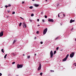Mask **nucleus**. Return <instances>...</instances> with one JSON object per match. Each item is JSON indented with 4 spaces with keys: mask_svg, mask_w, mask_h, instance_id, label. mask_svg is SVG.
<instances>
[{
    "mask_svg": "<svg viewBox=\"0 0 76 76\" xmlns=\"http://www.w3.org/2000/svg\"><path fill=\"white\" fill-rule=\"evenodd\" d=\"M42 73H40V75H41V76H42Z\"/></svg>",
    "mask_w": 76,
    "mask_h": 76,
    "instance_id": "2f4dec72",
    "label": "nucleus"
},
{
    "mask_svg": "<svg viewBox=\"0 0 76 76\" xmlns=\"http://www.w3.org/2000/svg\"><path fill=\"white\" fill-rule=\"evenodd\" d=\"M50 58H53V52L52 50H51L50 51Z\"/></svg>",
    "mask_w": 76,
    "mask_h": 76,
    "instance_id": "7ed1b4c3",
    "label": "nucleus"
},
{
    "mask_svg": "<svg viewBox=\"0 0 76 76\" xmlns=\"http://www.w3.org/2000/svg\"><path fill=\"white\" fill-rule=\"evenodd\" d=\"M37 22H39V19H37Z\"/></svg>",
    "mask_w": 76,
    "mask_h": 76,
    "instance_id": "a19ab883",
    "label": "nucleus"
},
{
    "mask_svg": "<svg viewBox=\"0 0 76 76\" xmlns=\"http://www.w3.org/2000/svg\"><path fill=\"white\" fill-rule=\"evenodd\" d=\"M23 28H26V25H23Z\"/></svg>",
    "mask_w": 76,
    "mask_h": 76,
    "instance_id": "9b49d317",
    "label": "nucleus"
},
{
    "mask_svg": "<svg viewBox=\"0 0 76 76\" xmlns=\"http://www.w3.org/2000/svg\"><path fill=\"white\" fill-rule=\"evenodd\" d=\"M36 38H37V37H35L34 38L35 39H36Z\"/></svg>",
    "mask_w": 76,
    "mask_h": 76,
    "instance_id": "c03bdc74",
    "label": "nucleus"
},
{
    "mask_svg": "<svg viewBox=\"0 0 76 76\" xmlns=\"http://www.w3.org/2000/svg\"><path fill=\"white\" fill-rule=\"evenodd\" d=\"M20 18L21 19H23V18H22L21 17H20Z\"/></svg>",
    "mask_w": 76,
    "mask_h": 76,
    "instance_id": "e433bc0d",
    "label": "nucleus"
},
{
    "mask_svg": "<svg viewBox=\"0 0 76 76\" xmlns=\"http://www.w3.org/2000/svg\"><path fill=\"white\" fill-rule=\"evenodd\" d=\"M3 35V31H1L0 33V37H2Z\"/></svg>",
    "mask_w": 76,
    "mask_h": 76,
    "instance_id": "6e6552de",
    "label": "nucleus"
},
{
    "mask_svg": "<svg viewBox=\"0 0 76 76\" xmlns=\"http://www.w3.org/2000/svg\"><path fill=\"white\" fill-rule=\"evenodd\" d=\"M43 13V12H42L41 13V15H42Z\"/></svg>",
    "mask_w": 76,
    "mask_h": 76,
    "instance_id": "37998d69",
    "label": "nucleus"
},
{
    "mask_svg": "<svg viewBox=\"0 0 76 76\" xmlns=\"http://www.w3.org/2000/svg\"><path fill=\"white\" fill-rule=\"evenodd\" d=\"M75 41H76V38L75 39Z\"/></svg>",
    "mask_w": 76,
    "mask_h": 76,
    "instance_id": "603ef678",
    "label": "nucleus"
},
{
    "mask_svg": "<svg viewBox=\"0 0 76 76\" xmlns=\"http://www.w3.org/2000/svg\"><path fill=\"white\" fill-rule=\"evenodd\" d=\"M15 63V62H13L12 63V64H14Z\"/></svg>",
    "mask_w": 76,
    "mask_h": 76,
    "instance_id": "cd10ccee",
    "label": "nucleus"
},
{
    "mask_svg": "<svg viewBox=\"0 0 76 76\" xmlns=\"http://www.w3.org/2000/svg\"><path fill=\"white\" fill-rule=\"evenodd\" d=\"M12 54V56H16V53H11Z\"/></svg>",
    "mask_w": 76,
    "mask_h": 76,
    "instance_id": "9d476101",
    "label": "nucleus"
},
{
    "mask_svg": "<svg viewBox=\"0 0 76 76\" xmlns=\"http://www.w3.org/2000/svg\"><path fill=\"white\" fill-rule=\"evenodd\" d=\"M41 69V63H40L39 64V66L38 69V70H40Z\"/></svg>",
    "mask_w": 76,
    "mask_h": 76,
    "instance_id": "20e7f679",
    "label": "nucleus"
},
{
    "mask_svg": "<svg viewBox=\"0 0 76 76\" xmlns=\"http://www.w3.org/2000/svg\"><path fill=\"white\" fill-rule=\"evenodd\" d=\"M7 12L8 13H10V10H7Z\"/></svg>",
    "mask_w": 76,
    "mask_h": 76,
    "instance_id": "b1692460",
    "label": "nucleus"
},
{
    "mask_svg": "<svg viewBox=\"0 0 76 76\" xmlns=\"http://www.w3.org/2000/svg\"><path fill=\"white\" fill-rule=\"evenodd\" d=\"M34 5V6H35V7H36L39 6V4H35Z\"/></svg>",
    "mask_w": 76,
    "mask_h": 76,
    "instance_id": "1a4fd4ad",
    "label": "nucleus"
},
{
    "mask_svg": "<svg viewBox=\"0 0 76 76\" xmlns=\"http://www.w3.org/2000/svg\"><path fill=\"white\" fill-rule=\"evenodd\" d=\"M1 75H2V74H1V73H0V76H1Z\"/></svg>",
    "mask_w": 76,
    "mask_h": 76,
    "instance_id": "c9c22d12",
    "label": "nucleus"
},
{
    "mask_svg": "<svg viewBox=\"0 0 76 76\" xmlns=\"http://www.w3.org/2000/svg\"><path fill=\"white\" fill-rule=\"evenodd\" d=\"M58 48H58V47L56 48V51H57V50H58Z\"/></svg>",
    "mask_w": 76,
    "mask_h": 76,
    "instance_id": "aec40b11",
    "label": "nucleus"
},
{
    "mask_svg": "<svg viewBox=\"0 0 76 76\" xmlns=\"http://www.w3.org/2000/svg\"><path fill=\"white\" fill-rule=\"evenodd\" d=\"M60 51H63V50H60Z\"/></svg>",
    "mask_w": 76,
    "mask_h": 76,
    "instance_id": "864d4df0",
    "label": "nucleus"
},
{
    "mask_svg": "<svg viewBox=\"0 0 76 76\" xmlns=\"http://www.w3.org/2000/svg\"><path fill=\"white\" fill-rule=\"evenodd\" d=\"M45 18H47V16L46 15H45Z\"/></svg>",
    "mask_w": 76,
    "mask_h": 76,
    "instance_id": "a878e982",
    "label": "nucleus"
},
{
    "mask_svg": "<svg viewBox=\"0 0 76 76\" xmlns=\"http://www.w3.org/2000/svg\"><path fill=\"white\" fill-rule=\"evenodd\" d=\"M40 26V25H37V26Z\"/></svg>",
    "mask_w": 76,
    "mask_h": 76,
    "instance_id": "de8ad7c7",
    "label": "nucleus"
},
{
    "mask_svg": "<svg viewBox=\"0 0 76 76\" xmlns=\"http://www.w3.org/2000/svg\"><path fill=\"white\" fill-rule=\"evenodd\" d=\"M56 53V51L55 50L54 51V54H55Z\"/></svg>",
    "mask_w": 76,
    "mask_h": 76,
    "instance_id": "5701e85b",
    "label": "nucleus"
},
{
    "mask_svg": "<svg viewBox=\"0 0 76 76\" xmlns=\"http://www.w3.org/2000/svg\"><path fill=\"white\" fill-rule=\"evenodd\" d=\"M74 54H75L74 53H72L70 55V57L71 58H72L74 56Z\"/></svg>",
    "mask_w": 76,
    "mask_h": 76,
    "instance_id": "39448f33",
    "label": "nucleus"
},
{
    "mask_svg": "<svg viewBox=\"0 0 76 76\" xmlns=\"http://www.w3.org/2000/svg\"><path fill=\"white\" fill-rule=\"evenodd\" d=\"M47 28H46L43 31V35H45L46 34L47 32Z\"/></svg>",
    "mask_w": 76,
    "mask_h": 76,
    "instance_id": "423d86ee",
    "label": "nucleus"
},
{
    "mask_svg": "<svg viewBox=\"0 0 76 76\" xmlns=\"http://www.w3.org/2000/svg\"><path fill=\"white\" fill-rule=\"evenodd\" d=\"M15 42H16V40H14V42H13V44H14V43H15Z\"/></svg>",
    "mask_w": 76,
    "mask_h": 76,
    "instance_id": "a211bd4d",
    "label": "nucleus"
},
{
    "mask_svg": "<svg viewBox=\"0 0 76 76\" xmlns=\"http://www.w3.org/2000/svg\"><path fill=\"white\" fill-rule=\"evenodd\" d=\"M43 43L42 42H40L41 44H42Z\"/></svg>",
    "mask_w": 76,
    "mask_h": 76,
    "instance_id": "f704fd0d",
    "label": "nucleus"
},
{
    "mask_svg": "<svg viewBox=\"0 0 76 76\" xmlns=\"http://www.w3.org/2000/svg\"><path fill=\"white\" fill-rule=\"evenodd\" d=\"M17 67L18 69H19V68H22V67H23V65H22L18 64L17 65Z\"/></svg>",
    "mask_w": 76,
    "mask_h": 76,
    "instance_id": "f03ea898",
    "label": "nucleus"
},
{
    "mask_svg": "<svg viewBox=\"0 0 76 76\" xmlns=\"http://www.w3.org/2000/svg\"><path fill=\"white\" fill-rule=\"evenodd\" d=\"M29 9H32L33 8V7L32 6H31L29 7Z\"/></svg>",
    "mask_w": 76,
    "mask_h": 76,
    "instance_id": "4468645a",
    "label": "nucleus"
},
{
    "mask_svg": "<svg viewBox=\"0 0 76 76\" xmlns=\"http://www.w3.org/2000/svg\"><path fill=\"white\" fill-rule=\"evenodd\" d=\"M31 16H34V14H32L31 15Z\"/></svg>",
    "mask_w": 76,
    "mask_h": 76,
    "instance_id": "bb28decb",
    "label": "nucleus"
},
{
    "mask_svg": "<svg viewBox=\"0 0 76 76\" xmlns=\"http://www.w3.org/2000/svg\"><path fill=\"white\" fill-rule=\"evenodd\" d=\"M48 22H54V20L53 19H50V18H49L48 19Z\"/></svg>",
    "mask_w": 76,
    "mask_h": 76,
    "instance_id": "0eeeda50",
    "label": "nucleus"
},
{
    "mask_svg": "<svg viewBox=\"0 0 76 76\" xmlns=\"http://www.w3.org/2000/svg\"><path fill=\"white\" fill-rule=\"evenodd\" d=\"M58 39V37H56L55 39V40H57V39Z\"/></svg>",
    "mask_w": 76,
    "mask_h": 76,
    "instance_id": "4be33fe9",
    "label": "nucleus"
},
{
    "mask_svg": "<svg viewBox=\"0 0 76 76\" xmlns=\"http://www.w3.org/2000/svg\"><path fill=\"white\" fill-rule=\"evenodd\" d=\"M50 72H54V71L53 70H50Z\"/></svg>",
    "mask_w": 76,
    "mask_h": 76,
    "instance_id": "f3484780",
    "label": "nucleus"
},
{
    "mask_svg": "<svg viewBox=\"0 0 76 76\" xmlns=\"http://www.w3.org/2000/svg\"><path fill=\"white\" fill-rule=\"evenodd\" d=\"M7 56V54H6L4 56V58H6V56Z\"/></svg>",
    "mask_w": 76,
    "mask_h": 76,
    "instance_id": "ddd939ff",
    "label": "nucleus"
},
{
    "mask_svg": "<svg viewBox=\"0 0 76 76\" xmlns=\"http://www.w3.org/2000/svg\"><path fill=\"white\" fill-rule=\"evenodd\" d=\"M23 25H26L25 24V23L24 22H23Z\"/></svg>",
    "mask_w": 76,
    "mask_h": 76,
    "instance_id": "412c9836",
    "label": "nucleus"
},
{
    "mask_svg": "<svg viewBox=\"0 0 76 76\" xmlns=\"http://www.w3.org/2000/svg\"><path fill=\"white\" fill-rule=\"evenodd\" d=\"M34 55H35V56H36V55H37V54H34Z\"/></svg>",
    "mask_w": 76,
    "mask_h": 76,
    "instance_id": "8fccbe9b",
    "label": "nucleus"
},
{
    "mask_svg": "<svg viewBox=\"0 0 76 76\" xmlns=\"http://www.w3.org/2000/svg\"><path fill=\"white\" fill-rule=\"evenodd\" d=\"M9 16H7V18H9Z\"/></svg>",
    "mask_w": 76,
    "mask_h": 76,
    "instance_id": "09e8293b",
    "label": "nucleus"
},
{
    "mask_svg": "<svg viewBox=\"0 0 76 76\" xmlns=\"http://www.w3.org/2000/svg\"><path fill=\"white\" fill-rule=\"evenodd\" d=\"M72 22H73V20H71L70 21V23H72Z\"/></svg>",
    "mask_w": 76,
    "mask_h": 76,
    "instance_id": "f8f14e48",
    "label": "nucleus"
},
{
    "mask_svg": "<svg viewBox=\"0 0 76 76\" xmlns=\"http://www.w3.org/2000/svg\"><path fill=\"white\" fill-rule=\"evenodd\" d=\"M48 1V0H45V1L47 2Z\"/></svg>",
    "mask_w": 76,
    "mask_h": 76,
    "instance_id": "49530a36",
    "label": "nucleus"
},
{
    "mask_svg": "<svg viewBox=\"0 0 76 76\" xmlns=\"http://www.w3.org/2000/svg\"><path fill=\"white\" fill-rule=\"evenodd\" d=\"M5 7H6V8H7L8 7V6L7 5H6L5 6Z\"/></svg>",
    "mask_w": 76,
    "mask_h": 76,
    "instance_id": "c85d7f7f",
    "label": "nucleus"
},
{
    "mask_svg": "<svg viewBox=\"0 0 76 76\" xmlns=\"http://www.w3.org/2000/svg\"><path fill=\"white\" fill-rule=\"evenodd\" d=\"M75 22V20H72V22Z\"/></svg>",
    "mask_w": 76,
    "mask_h": 76,
    "instance_id": "79ce46f5",
    "label": "nucleus"
},
{
    "mask_svg": "<svg viewBox=\"0 0 76 76\" xmlns=\"http://www.w3.org/2000/svg\"><path fill=\"white\" fill-rule=\"evenodd\" d=\"M29 20L30 22H32V20L31 19Z\"/></svg>",
    "mask_w": 76,
    "mask_h": 76,
    "instance_id": "4c0bfd02",
    "label": "nucleus"
},
{
    "mask_svg": "<svg viewBox=\"0 0 76 76\" xmlns=\"http://www.w3.org/2000/svg\"><path fill=\"white\" fill-rule=\"evenodd\" d=\"M22 4H24V2L23 1L22 2Z\"/></svg>",
    "mask_w": 76,
    "mask_h": 76,
    "instance_id": "ea45409f",
    "label": "nucleus"
},
{
    "mask_svg": "<svg viewBox=\"0 0 76 76\" xmlns=\"http://www.w3.org/2000/svg\"><path fill=\"white\" fill-rule=\"evenodd\" d=\"M68 57H69V54H68L66 55V57L62 61H66Z\"/></svg>",
    "mask_w": 76,
    "mask_h": 76,
    "instance_id": "f257e3e1",
    "label": "nucleus"
},
{
    "mask_svg": "<svg viewBox=\"0 0 76 76\" xmlns=\"http://www.w3.org/2000/svg\"><path fill=\"white\" fill-rule=\"evenodd\" d=\"M23 56H25V54H23Z\"/></svg>",
    "mask_w": 76,
    "mask_h": 76,
    "instance_id": "a18cd8bd",
    "label": "nucleus"
},
{
    "mask_svg": "<svg viewBox=\"0 0 76 76\" xmlns=\"http://www.w3.org/2000/svg\"><path fill=\"white\" fill-rule=\"evenodd\" d=\"M1 52H2L3 53H4V50H3V49H1Z\"/></svg>",
    "mask_w": 76,
    "mask_h": 76,
    "instance_id": "dca6fc26",
    "label": "nucleus"
},
{
    "mask_svg": "<svg viewBox=\"0 0 76 76\" xmlns=\"http://www.w3.org/2000/svg\"><path fill=\"white\" fill-rule=\"evenodd\" d=\"M63 16H64V17H65V15H64V14H63Z\"/></svg>",
    "mask_w": 76,
    "mask_h": 76,
    "instance_id": "58836bf2",
    "label": "nucleus"
},
{
    "mask_svg": "<svg viewBox=\"0 0 76 76\" xmlns=\"http://www.w3.org/2000/svg\"><path fill=\"white\" fill-rule=\"evenodd\" d=\"M15 12H13L12 13V15H14V14H15Z\"/></svg>",
    "mask_w": 76,
    "mask_h": 76,
    "instance_id": "7c9ffc66",
    "label": "nucleus"
},
{
    "mask_svg": "<svg viewBox=\"0 0 76 76\" xmlns=\"http://www.w3.org/2000/svg\"><path fill=\"white\" fill-rule=\"evenodd\" d=\"M42 22H45V20H44L42 19Z\"/></svg>",
    "mask_w": 76,
    "mask_h": 76,
    "instance_id": "6ab92c4d",
    "label": "nucleus"
},
{
    "mask_svg": "<svg viewBox=\"0 0 76 76\" xmlns=\"http://www.w3.org/2000/svg\"><path fill=\"white\" fill-rule=\"evenodd\" d=\"M37 34H39V31H37V32H36Z\"/></svg>",
    "mask_w": 76,
    "mask_h": 76,
    "instance_id": "c756f323",
    "label": "nucleus"
},
{
    "mask_svg": "<svg viewBox=\"0 0 76 76\" xmlns=\"http://www.w3.org/2000/svg\"><path fill=\"white\" fill-rule=\"evenodd\" d=\"M10 6H11V5L10 4L8 5V7H10Z\"/></svg>",
    "mask_w": 76,
    "mask_h": 76,
    "instance_id": "473e14b6",
    "label": "nucleus"
},
{
    "mask_svg": "<svg viewBox=\"0 0 76 76\" xmlns=\"http://www.w3.org/2000/svg\"><path fill=\"white\" fill-rule=\"evenodd\" d=\"M21 25H22V23H20L19 24V26H21Z\"/></svg>",
    "mask_w": 76,
    "mask_h": 76,
    "instance_id": "2eb2a0df",
    "label": "nucleus"
},
{
    "mask_svg": "<svg viewBox=\"0 0 76 76\" xmlns=\"http://www.w3.org/2000/svg\"><path fill=\"white\" fill-rule=\"evenodd\" d=\"M32 1H35V0H32Z\"/></svg>",
    "mask_w": 76,
    "mask_h": 76,
    "instance_id": "3c124183",
    "label": "nucleus"
},
{
    "mask_svg": "<svg viewBox=\"0 0 76 76\" xmlns=\"http://www.w3.org/2000/svg\"><path fill=\"white\" fill-rule=\"evenodd\" d=\"M60 13H59L58 14V18H60Z\"/></svg>",
    "mask_w": 76,
    "mask_h": 76,
    "instance_id": "393cba45",
    "label": "nucleus"
},
{
    "mask_svg": "<svg viewBox=\"0 0 76 76\" xmlns=\"http://www.w3.org/2000/svg\"><path fill=\"white\" fill-rule=\"evenodd\" d=\"M30 58V56H28V58Z\"/></svg>",
    "mask_w": 76,
    "mask_h": 76,
    "instance_id": "72a5a7b5",
    "label": "nucleus"
}]
</instances>
